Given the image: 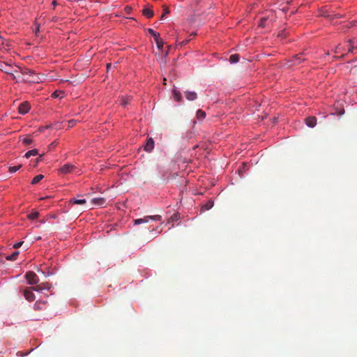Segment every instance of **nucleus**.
I'll list each match as a JSON object with an SVG mask.
<instances>
[{"instance_id":"f257e3e1","label":"nucleus","mask_w":357,"mask_h":357,"mask_svg":"<svg viewBox=\"0 0 357 357\" xmlns=\"http://www.w3.org/2000/svg\"><path fill=\"white\" fill-rule=\"evenodd\" d=\"M21 75H17L21 82H38V77L35 72L29 68H20Z\"/></svg>"},{"instance_id":"f03ea898","label":"nucleus","mask_w":357,"mask_h":357,"mask_svg":"<svg viewBox=\"0 0 357 357\" xmlns=\"http://www.w3.org/2000/svg\"><path fill=\"white\" fill-rule=\"evenodd\" d=\"M161 219H162V217L159 215H147V216H144L142 218L134 220L133 222H134V224L137 225H140L142 223L149 222L150 220L160 221Z\"/></svg>"},{"instance_id":"7ed1b4c3","label":"nucleus","mask_w":357,"mask_h":357,"mask_svg":"<svg viewBox=\"0 0 357 357\" xmlns=\"http://www.w3.org/2000/svg\"><path fill=\"white\" fill-rule=\"evenodd\" d=\"M148 32L154 38V40L159 50H162L164 45V42L160 37V34L151 28L148 29Z\"/></svg>"},{"instance_id":"20e7f679","label":"nucleus","mask_w":357,"mask_h":357,"mask_svg":"<svg viewBox=\"0 0 357 357\" xmlns=\"http://www.w3.org/2000/svg\"><path fill=\"white\" fill-rule=\"evenodd\" d=\"M77 168L74 166L73 165H71L70 163L65 164L63 165L60 169L59 172L61 174H70L76 172Z\"/></svg>"},{"instance_id":"39448f33","label":"nucleus","mask_w":357,"mask_h":357,"mask_svg":"<svg viewBox=\"0 0 357 357\" xmlns=\"http://www.w3.org/2000/svg\"><path fill=\"white\" fill-rule=\"evenodd\" d=\"M25 278L29 284H36L38 282V278L33 271H29L25 274Z\"/></svg>"},{"instance_id":"423d86ee","label":"nucleus","mask_w":357,"mask_h":357,"mask_svg":"<svg viewBox=\"0 0 357 357\" xmlns=\"http://www.w3.org/2000/svg\"><path fill=\"white\" fill-rule=\"evenodd\" d=\"M30 105L27 101L22 102L18 107V112L21 114H25L28 113Z\"/></svg>"},{"instance_id":"0eeeda50","label":"nucleus","mask_w":357,"mask_h":357,"mask_svg":"<svg viewBox=\"0 0 357 357\" xmlns=\"http://www.w3.org/2000/svg\"><path fill=\"white\" fill-rule=\"evenodd\" d=\"M33 288H26L24 290V296L29 301H33L35 299V295L33 293Z\"/></svg>"},{"instance_id":"6e6552de","label":"nucleus","mask_w":357,"mask_h":357,"mask_svg":"<svg viewBox=\"0 0 357 357\" xmlns=\"http://www.w3.org/2000/svg\"><path fill=\"white\" fill-rule=\"evenodd\" d=\"M154 148V141L152 138H149L144 146V150L147 152H151Z\"/></svg>"},{"instance_id":"1a4fd4ad","label":"nucleus","mask_w":357,"mask_h":357,"mask_svg":"<svg viewBox=\"0 0 357 357\" xmlns=\"http://www.w3.org/2000/svg\"><path fill=\"white\" fill-rule=\"evenodd\" d=\"M305 123L308 127L314 128L317 124V119L314 116H309L305 119Z\"/></svg>"},{"instance_id":"9d476101","label":"nucleus","mask_w":357,"mask_h":357,"mask_svg":"<svg viewBox=\"0 0 357 357\" xmlns=\"http://www.w3.org/2000/svg\"><path fill=\"white\" fill-rule=\"evenodd\" d=\"M92 203L96 206H103L106 203V199L103 197H96L91 200Z\"/></svg>"},{"instance_id":"9b49d317","label":"nucleus","mask_w":357,"mask_h":357,"mask_svg":"<svg viewBox=\"0 0 357 357\" xmlns=\"http://www.w3.org/2000/svg\"><path fill=\"white\" fill-rule=\"evenodd\" d=\"M185 98L190 101L195 100L197 98V95L195 91H187L185 92Z\"/></svg>"},{"instance_id":"f8f14e48","label":"nucleus","mask_w":357,"mask_h":357,"mask_svg":"<svg viewBox=\"0 0 357 357\" xmlns=\"http://www.w3.org/2000/svg\"><path fill=\"white\" fill-rule=\"evenodd\" d=\"M50 289L49 284H45V283L40 284L37 285L36 287H33V290L38 291L43 290V289Z\"/></svg>"},{"instance_id":"ddd939ff","label":"nucleus","mask_w":357,"mask_h":357,"mask_svg":"<svg viewBox=\"0 0 357 357\" xmlns=\"http://www.w3.org/2000/svg\"><path fill=\"white\" fill-rule=\"evenodd\" d=\"M142 13L147 18H151L153 16V11L149 8H144Z\"/></svg>"},{"instance_id":"4468645a","label":"nucleus","mask_w":357,"mask_h":357,"mask_svg":"<svg viewBox=\"0 0 357 357\" xmlns=\"http://www.w3.org/2000/svg\"><path fill=\"white\" fill-rule=\"evenodd\" d=\"M172 93H173L174 98L177 102L181 101L182 96H181V93L178 91H177L176 89H174L173 91H172Z\"/></svg>"},{"instance_id":"2eb2a0df","label":"nucleus","mask_w":357,"mask_h":357,"mask_svg":"<svg viewBox=\"0 0 357 357\" xmlns=\"http://www.w3.org/2000/svg\"><path fill=\"white\" fill-rule=\"evenodd\" d=\"M86 202L85 199H71L69 201L70 204H84Z\"/></svg>"},{"instance_id":"dca6fc26","label":"nucleus","mask_w":357,"mask_h":357,"mask_svg":"<svg viewBox=\"0 0 357 357\" xmlns=\"http://www.w3.org/2000/svg\"><path fill=\"white\" fill-rule=\"evenodd\" d=\"M18 255H19V252L15 251L13 254L6 256V259L8 261H15L17 259Z\"/></svg>"},{"instance_id":"f3484780","label":"nucleus","mask_w":357,"mask_h":357,"mask_svg":"<svg viewBox=\"0 0 357 357\" xmlns=\"http://www.w3.org/2000/svg\"><path fill=\"white\" fill-rule=\"evenodd\" d=\"M229 60L231 63H236L239 61V55L237 54H231Z\"/></svg>"},{"instance_id":"a211bd4d","label":"nucleus","mask_w":357,"mask_h":357,"mask_svg":"<svg viewBox=\"0 0 357 357\" xmlns=\"http://www.w3.org/2000/svg\"><path fill=\"white\" fill-rule=\"evenodd\" d=\"M43 178H44V176L43 174H38V175L36 176L33 178V180L31 181V184L36 185V184L38 183Z\"/></svg>"},{"instance_id":"6ab92c4d","label":"nucleus","mask_w":357,"mask_h":357,"mask_svg":"<svg viewBox=\"0 0 357 357\" xmlns=\"http://www.w3.org/2000/svg\"><path fill=\"white\" fill-rule=\"evenodd\" d=\"M213 206V202L211 201V200H209L207 202V203L202 206V211H206V210H209L210 208H211Z\"/></svg>"},{"instance_id":"aec40b11","label":"nucleus","mask_w":357,"mask_h":357,"mask_svg":"<svg viewBox=\"0 0 357 357\" xmlns=\"http://www.w3.org/2000/svg\"><path fill=\"white\" fill-rule=\"evenodd\" d=\"M38 154V149H32L31 151H27L26 153H25V157L26 158H29V157L32 156V155H36Z\"/></svg>"},{"instance_id":"412c9836","label":"nucleus","mask_w":357,"mask_h":357,"mask_svg":"<svg viewBox=\"0 0 357 357\" xmlns=\"http://www.w3.org/2000/svg\"><path fill=\"white\" fill-rule=\"evenodd\" d=\"M39 216V213L36 211H32L29 215L28 218L31 220H35Z\"/></svg>"},{"instance_id":"4be33fe9","label":"nucleus","mask_w":357,"mask_h":357,"mask_svg":"<svg viewBox=\"0 0 357 357\" xmlns=\"http://www.w3.org/2000/svg\"><path fill=\"white\" fill-rule=\"evenodd\" d=\"M131 99H132L131 97H127V98L122 97L121 99V105L123 106L127 105L128 104L130 103Z\"/></svg>"},{"instance_id":"5701e85b","label":"nucleus","mask_w":357,"mask_h":357,"mask_svg":"<svg viewBox=\"0 0 357 357\" xmlns=\"http://www.w3.org/2000/svg\"><path fill=\"white\" fill-rule=\"evenodd\" d=\"M197 118L199 119V120H202L205 118L206 116V113L201 110V109H199L197 112Z\"/></svg>"},{"instance_id":"b1692460","label":"nucleus","mask_w":357,"mask_h":357,"mask_svg":"<svg viewBox=\"0 0 357 357\" xmlns=\"http://www.w3.org/2000/svg\"><path fill=\"white\" fill-rule=\"evenodd\" d=\"M303 61V59L301 56L297 55L295 56V58L293 59L292 62L294 65H297L301 63V61Z\"/></svg>"},{"instance_id":"393cba45","label":"nucleus","mask_w":357,"mask_h":357,"mask_svg":"<svg viewBox=\"0 0 357 357\" xmlns=\"http://www.w3.org/2000/svg\"><path fill=\"white\" fill-rule=\"evenodd\" d=\"M21 167H22L21 165L10 167H9V172H12V173H14V172H17V170H19L21 168Z\"/></svg>"},{"instance_id":"a878e982","label":"nucleus","mask_w":357,"mask_h":357,"mask_svg":"<svg viewBox=\"0 0 357 357\" xmlns=\"http://www.w3.org/2000/svg\"><path fill=\"white\" fill-rule=\"evenodd\" d=\"M22 142L24 144H31L33 142V140L31 138L26 137L22 139Z\"/></svg>"},{"instance_id":"bb28decb","label":"nucleus","mask_w":357,"mask_h":357,"mask_svg":"<svg viewBox=\"0 0 357 357\" xmlns=\"http://www.w3.org/2000/svg\"><path fill=\"white\" fill-rule=\"evenodd\" d=\"M4 66H5V68H3V66L2 65H1V70L2 71L5 72L6 73L10 74V73L9 72V70L8 68H10V66L7 64H4Z\"/></svg>"},{"instance_id":"cd10ccee","label":"nucleus","mask_w":357,"mask_h":357,"mask_svg":"<svg viewBox=\"0 0 357 357\" xmlns=\"http://www.w3.org/2000/svg\"><path fill=\"white\" fill-rule=\"evenodd\" d=\"M77 123L76 120L72 119L68 121V128L73 127Z\"/></svg>"},{"instance_id":"c85d7f7f","label":"nucleus","mask_w":357,"mask_h":357,"mask_svg":"<svg viewBox=\"0 0 357 357\" xmlns=\"http://www.w3.org/2000/svg\"><path fill=\"white\" fill-rule=\"evenodd\" d=\"M169 13V10L168 8L165 7L164 9H163V13H162V15L161 16V18H163Z\"/></svg>"},{"instance_id":"c756f323","label":"nucleus","mask_w":357,"mask_h":357,"mask_svg":"<svg viewBox=\"0 0 357 357\" xmlns=\"http://www.w3.org/2000/svg\"><path fill=\"white\" fill-rule=\"evenodd\" d=\"M22 244H23V241L16 243L13 245V248L15 249L19 248L22 246Z\"/></svg>"},{"instance_id":"7c9ffc66","label":"nucleus","mask_w":357,"mask_h":357,"mask_svg":"<svg viewBox=\"0 0 357 357\" xmlns=\"http://www.w3.org/2000/svg\"><path fill=\"white\" fill-rule=\"evenodd\" d=\"M10 76L12 77V79H13L16 80V82H21V81H20V79H18V78H17V75H15V74H13V73H10Z\"/></svg>"},{"instance_id":"2f4dec72","label":"nucleus","mask_w":357,"mask_h":357,"mask_svg":"<svg viewBox=\"0 0 357 357\" xmlns=\"http://www.w3.org/2000/svg\"><path fill=\"white\" fill-rule=\"evenodd\" d=\"M266 20V18H261V20L260 21V23H259V26H261V27L265 26V21Z\"/></svg>"},{"instance_id":"473e14b6","label":"nucleus","mask_w":357,"mask_h":357,"mask_svg":"<svg viewBox=\"0 0 357 357\" xmlns=\"http://www.w3.org/2000/svg\"><path fill=\"white\" fill-rule=\"evenodd\" d=\"M341 49H342V47L340 45L337 46L335 48V53H340Z\"/></svg>"},{"instance_id":"72a5a7b5","label":"nucleus","mask_w":357,"mask_h":357,"mask_svg":"<svg viewBox=\"0 0 357 357\" xmlns=\"http://www.w3.org/2000/svg\"><path fill=\"white\" fill-rule=\"evenodd\" d=\"M57 2L56 0H54L52 2V5L53 6V8H55V7L57 6Z\"/></svg>"},{"instance_id":"f704fd0d","label":"nucleus","mask_w":357,"mask_h":357,"mask_svg":"<svg viewBox=\"0 0 357 357\" xmlns=\"http://www.w3.org/2000/svg\"><path fill=\"white\" fill-rule=\"evenodd\" d=\"M50 127V126H47L46 127H41V128H40L39 130H40V132H43L45 129L49 128Z\"/></svg>"},{"instance_id":"c9c22d12","label":"nucleus","mask_w":357,"mask_h":357,"mask_svg":"<svg viewBox=\"0 0 357 357\" xmlns=\"http://www.w3.org/2000/svg\"><path fill=\"white\" fill-rule=\"evenodd\" d=\"M42 158H43L42 155H39V157L37 158V161L36 162H39L40 161H41L42 160Z\"/></svg>"},{"instance_id":"e433bc0d","label":"nucleus","mask_w":357,"mask_h":357,"mask_svg":"<svg viewBox=\"0 0 357 357\" xmlns=\"http://www.w3.org/2000/svg\"><path fill=\"white\" fill-rule=\"evenodd\" d=\"M126 12H127L128 13H129L130 12V10H131V8H130V7H126Z\"/></svg>"},{"instance_id":"4c0bfd02","label":"nucleus","mask_w":357,"mask_h":357,"mask_svg":"<svg viewBox=\"0 0 357 357\" xmlns=\"http://www.w3.org/2000/svg\"><path fill=\"white\" fill-rule=\"evenodd\" d=\"M57 144L56 142H54L50 144V146H55Z\"/></svg>"},{"instance_id":"58836bf2","label":"nucleus","mask_w":357,"mask_h":357,"mask_svg":"<svg viewBox=\"0 0 357 357\" xmlns=\"http://www.w3.org/2000/svg\"><path fill=\"white\" fill-rule=\"evenodd\" d=\"M52 96H54V97H57V96H58V95H57V93H56V91H55V92H54V93H52Z\"/></svg>"},{"instance_id":"ea45409f","label":"nucleus","mask_w":357,"mask_h":357,"mask_svg":"<svg viewBox=\"0 0 357 357\" xmlns=\"http://www.w3.org/2000/svg\"><path fill=\"white\" fill-rule=\"evenodd\" d=\"M353 47H350L348 48V52H352Z\"/></svg>"},{"instance_id":"a19ab883","label":"nucleus","mask_w":357,"mask_h":357,"mask_svg":"<svg viewBox=\"0 0 357 357\" xmlns=\"http://www.w3.org/2000/svg\"><path fill=\"white\" fill-rule=\"evenodd\" d=\"M188 40H185L181 43V45H185Z\"/></svg>"},{"instance_id":"79ce46f5","label":"nucleus","mask_w":357,"mask_h":357,"mask_svg":"<svg viewBox=\"0 0 357 357\" xmlns=\"http://www.w3.org/2000/svg\"><path fill=\"white\" fill-rule=\"evenodd\" d=\"M188 40H185L181 43V45H185Z\"/></svg>"},{"instance_id":"37998d69","label":"nucleus","mask_w":357,"mask_h":357,"mask_svg":"<svg viewBox=\"0 0 357 357\" xmlns=\"http://www.w3.org/2000/svg\"><path fill=\"white\" fill-rule=\"evenodd\" d=\"M107 68H110L111 64H110V63H108V64L107 65Z\"/></svg>"}]
</instances>
